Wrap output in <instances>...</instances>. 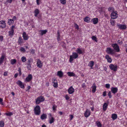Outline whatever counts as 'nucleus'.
<instances>
[{"label":"nucleus","instance_id":"nucleus-10","mask_svg":"<svg viewBox=\"0 0 127 127\" xmlns=\"http://www.w3.org/2000/svg\"><path fill=\"white\" fill-rule=\"evenodd\" d=\"M6 26V24L5 23V21L3 20H1L0 21V28H5Z\"/></svg>","mask_w":127,"mask_h":127},{"label":"nucleus","instance_id":"nucleus-40","mask_svg":"<svg viewBox=\"0 0 127 127\" xmlns=\"http://www.w3.org/2000/svg\"><path fill=\"white\" fill-rule=\"evenodd\" d=\"M21 59L22 61L23 62H25L26 61V58L24 57H22Z\"/></svg>","mask_w":127,"mask_h":127},{"label":"nucleus","instance_id":"nucleus-16","mask_svg":"<svg viewBox=\"0 0 127 127\" xmlns=\"http://www.w3.org/2000/svg\"><path fill=\"white\" fill-rule=\"evenodd\" d=\"M23 37L24 40H27L29 38V37L27 34L26 32H24L23 33Z\"/></svg>","mask_w":127,"mask_h":127},{"label":"nucleus","instance_id":"nucleus-3","mask_svg":"<svg viewBox=\"0 0 127 127\" xmlns=\"http://www.w3.org/2000/svg\"><path fill=\"white\" fill-rule=\"evenodd\" d=\"M111 46L113 47L116 52H119L120 49L119 47L117 44H111Z\"/></svg>","mask_w":127,"mask_h":127},{"label":"nucleus","instance_id":"nucleus-55","mask_svg":"<svg viewBox=\"0 0 127 127\" xmlns=\"http://www.w3.org/2000/svg\"><path fill=\"white\" fill-rule=\"evenodd\" d=\"M106 91H105L103 92V95L104 96H105L106 95Z\"/></svg>","mask_w":127,"mask_h":127},{"label":"nucleus","instance_id":"nucleus-39","mask_svg":"<svg viewBox=\"0 0 127 127\" xmlns=\"http://www.w3.org/2000/svg\"><path fill=\"white\" fill-rule=\"evenodd\" d=\"M41 102V100L39 99V97L37 98L36 101V104H38L40 102Z\"/></svg>","mask_w":127,"mask_h":127},{"label":"nucleus","instance_id":"nucleus-24","mask_svg":"<svg viewBox=\"0 0 127 127\" xmlns=\"http://www.w3.org/2000/svg\"><path fill=\"white\" fill-rule=\"evenodd\" d=\"M47 115L46 114H43L41 115L40 117V118L41 119L43 120L46 119L47 118Z\"/></svg>","mask_w":127,"mask_h":127},{"label":"nucleus","instance_id":"nucleus-27","mask_svg":"<svg viewBox=\"0 0 127 127\" xmlns=\"http://www.w3.org/2000/svg\"><path fill=\"white\" fill-rule=\"evenodd\" d=\"M107 106L108 104L107 103H105L104 104L103 106V108L104 111H105L106 110Z\"/></svg>","mask_w":127,"mask_h":127},{"label":"nucleus","instance_id":"nucleus-56","mask_svg":"<svg viewBox=\"0 0 127 127\" xmlns=\"http://www.w3.org/2000/svg\"><path fill=\"white\" fill-rule=\"evenodd\" d=\"M3 39V36H0V41H2Z\"/></svg>","mask_w":127,"mask_h":127},{"label":"nucleus","instance_id":"nucleus-57","mask_svg":"<svg viewBox=\"0 0 127 127\" xmlns=\"http://www.w3.org/2000/svg\"><path fill=\"white\" fill-rule=\"evenodd\" d=\"M69 116H70V120H71L73 118V116L72 115H69Z\"/></svg>","mask_w":127,"mask_h":127},{"label":"nucleus","instance_id":"nucleus-53","mask_svg":"<svg viewBox=\"0 0 127 127\" xmlns=\"http://www.w3.org/2000/svg\"><path fill=\"white\" fill-rule=\"evenodd\" d=\"M31 53L32 54H34L35 53V50L33 49L32 50H31Z\"/></svg>","mask_w":127,"mask_h":127},{"label":"nucleus","instance_id":"nucleus-23","mask_svg":"<svg viewBox=\"0 0 127 127\" xmlns=\"http://www.w3.org/2000/svg\"><path fill=\"white\" fill-rule=\"evenodd\" d=\"M63 73L61 71H59L57 73V75L59 76L60 77H62L63 75Z\"/></svg>","mask_w":127,"mask_h":127},{"label":"nucleus","instance_id":"nucleus-43","mask_svg":"<svg viewBox=\"0 0 127 127\" xmlns=\"http://www.w3.org/2000/svg\"><path fill=\"white\" fill-rule=\"evenodd\" d=\"M61 3L63 4H65L66 3V0H60Z\"/></svg>","mask_w":127,"mask_h":127},{"label":"nucleus","instance_id":"nucleus-58","mask_svg":"<svg viewBox=\"0 0 127 127\" xmlns=\"http://www.w3.org/2000/svg\"><path fill=\"white\" fill-rule=\"evenodd\" d=\"M117 42L118 43L120 44H122V41L120 40H118L117 41Z\"/></svg>","mask_w":127,"mask_h":127},{"label":"nucleus","instance_id":"nucleus-25","mask_svg":"<svg viewBox=\"0 0 127 127\" xmlns=\"http://www.w3.org/2000/svg\"><path fill=\"white\" fill-rule=\"evenodd\" d=\"M93 23L94 24H96L98 21V19L97 18H95L92 19Z\"/></svg>","mask_w":127,"mask_h":127},{"label":"nucleus","instance_id":"nucleus-17","mask_svg":"<svg viewBox=\"0 0 127 127\" xmlns=\"http://www.w3.org/2000/svg\"><path fill=\"white\" fill-rule=\"evenodd\" d=\"M111 91L112 93L114 94H115L118 91V88L117 87H112L111 89Z\"/></svg>","mask_w":127,"mask_h":127},{"label":"nucleus","instance_id":"nucleus-47","mask_svg":"<svg viewBox=\"0 0 127 127\" xmlns=\"http://www.w3.org/2000/svg\"><path fill=\"white\" fill-rule=\"evenodd\" d=\"M5 114L7 116H10L13 115V114L12 112H9L8 113H6Z\"/></svg>","mask_w":127,"mask_h":127},{"label":"nucleus","instance_id":"nucleus-29","mask_svg":"<svg viewBox=\"0 0 127 127\" xmlns=\"http://www.w3.org/2000/svg\"><path fill=\"white\" fill-rule=\"evenodd\" d=\"M67 74L68 75L70 76H75V74L73 72H67Z\"/></svg>","mask_w":127,"mask_h":127},{"label":"nucleus","instance_id":"nucleus-15","mask_svg":"<svg viewBox=\"0 0 127 127\" xmlns=\"http://www.w3.org/2000/svg\"><path fill=\"white\" fill-rule=\"evenodd\" d=\"M74 89L71 86L68 89V92L69 94H72L74 92Z\"/></svg>","mask_w":127,"mask_h":127},{"label":"nucleus","instance_id":"nucleus-7","mask_svg":"<svg viewBox=\"0 0 127 127\" xmlns=\"http://www.w3.org/2000/svg\"><path fill=\"white\" fill-rule=\"evenodd\" d=\"M48 115L49 116V123L50 124H52L54 122L55 119L52 116L51 114H49Z\"/></svg>","mask_w":127,"mask_h":127},{"label":"nucleus","instance_id":"nucleus-11","mask_svg":"<svg viewBox=\"0 0 127 127\" xmlns=\"http://www.w3.org/2000/svg\"><path fill=\"white\" fill-rule=\"evenodd\" d=\"M15 26H12L11 28V31L9 32V35H13L14 33L13 29L15 28Z\"/></svg>","mask_w":127,"mask_h":127},{"label":"nucleus","instance_id":"nucleus-63","mask_svg":"<svg viewBox=\"0 0 127 127\" xmlns=\"http://www.w3.org/2000/svg\"><path fill=\"white\" fill-rule=\"evenodd\" d=\"M18 74L17 73L15 74L14 75V77L15 78H16L17 76H18Z\"/></svg>","mask_w":127,"mask_h":127},{"label":"nucleus","instance_id":"nucleus-28","mask_svg":"<svg viewBox=\"0 0 127 127\" xmlns=\"http://www.w3.org/2000/svg\"><path fill=\"white\" fill-rule=\"evenodd\" d=\"M90 18L88 17H87L84 18V21L89 23L90 22Z\"/></svg>","mask_w":127,"mask_h":127},{"label":"nucleus","instance_id":"nucleus-32","mask_svg":"<svg viewBox=\"0 0 127 127\" xmlns=\"http://www.w3.org/2000/svg\"><path fill=\"white\" fill-rule=\"evenodd\" d=\"M16 62V60L15 59H12L10 61L11 64L12 65L15 64Z\"/></svg>","mask_w":127,"mask_h":127},{"label":"nucleus","instance_id":"nucleus-34","mask_svg":"<svg viewBox=\"0 0 127 127\" xmlns=\"http://www.w3.org/2000/svg\"><path fill=\"white\" fill-rule=\"evenodd\" d=\"M5 56L3 54H2L1 57L0 58V61L3 63L4 61V60Z\"/></svg>","mask_w":127,"mask_h":127},{"label":"nucleus","instance_id":"nucleus-2","mask_svg":"<svg viewBox=\"0 0 127 127\" xmlns=\"http://www.w3.org/2000/svg\"><path fill=\"white\" fill-rule=\"evenodd\" d=\"M78 55L76 52H73L72 55L70 56L69 62L71 63L73 60V59H76L78 57Z\"/></svg>","mask_w":127,"mask_h":127},{"label":"nucleus","instance_id":"nucleus-18","mask_svg":"<svg viewBox=\"0 0 127 127\" xmlns=\"http://www.w3.org/2000/svg\"><path fill=\"white\" fill-rule=\"evenodd\" d=\"M37 66L39 68H41L42 66V64L41 61L39 59H38L37 61Z\"/></svg>","mask_w":127,"mask_h":127},{"label":"nucleus","instance_id":"nucleus-41","mask_svg":"<svg viewBox=\"0 0 127 127\" xmlns=\"http://www.w3.org/2000/svg\"><path fill=\"white\" fill-rule=\"evenodd\" d=\"M92 38L93 40H95L96 42H97V38L95 36H93L92 37Z\"/></svg>","mask_w":127,"mask_h":127},{"label":"nucleus","instance_id":"nucleus-38","mask_svg":"<svg viewBox=\"0 0 127 127\" xmlns=\"http://www.w3.org/2000/svg\"><path fill=\"white\" fill-rule=\"evenodd\" d=\"M96 124L98 127H101L102 126V124L99 121H97Z\"/></svg>","mask_w":127,"mask_h":127},{"label":"nucleus","instance_id":"nucleus-30","mask_svg":"<svg viewBox=\"0 0 127 127\" xmlns=\"http://www.w3.org/2000/svg\"><path fill=\"white\" fill-rule=\"evenodd\" d=\"M117 118V115L115 114H113L112 115L111 118L114 120L116 119Z\"/></svg>","mask_w":127,"mask_h":127},{"label":"nucleus","instance_id":"nucleus-13","mask_svg":"<svg viewBox=\"0 0 127 127\" xmlns=\"http://www.w3.org/2000/svg\"><path fill=\"white\" fill-rule=\"evenodd\" d=\"M52 82L54 83L53 86L55 88H57L58 87V83L56 79H52Z\"/></svg>","mask_w":127,"mask_h":127},{"label":"nucleus","instance_id":"nucleus-19","mask_svg":"<svg viewBox=\"0 0 127 127\" xmlns=\"http://www.w3.org/2000/svg\"><path fill=\"white\" fill-rule=\"evenodd\" d=\"M105 58L107 60V62L109 63H111L112 60L111 58L108 55H106L105 56Z\"/></svg>","mask_w":127,"mask_h":127},{"label":"nucleus","instance_id":"nucleus-35","mask_svg":"<svg viewBox=\"0 0 127 127\" xmlns=\"http://www.w3.org/2000/svg\"><path fill=\"white\" fill-rule=\"evenodd\" d=\"M94 64V62L93 61H90L89 64V66H90L92 68V67L93 66Z\"/></svg>","mask_w":127,"mask_h":127},{"label":"nucleus","instance_id":"nucleus-8","mask_svg":"<svg viewBox=\"0 0 127 127\" xmlns=\"http://www.w3.org/2000/svg\"><path fill=\"white\" fill-rule=\"evenodd\" d=\"M19 87L21 88L24 89L25 88L24 85V84L20 80H19L16 83Z\"/></svg>","mask_w":127,"mask_h":127},{"label":"nucleus","instance_id":"nucleus-6","mask_svg":"<svg viewBox=\"0 0 127 127\" xmlns=\"http://www.w3.org/2000/svg\"><path fill=\"white\" fill-rule=\"evenodd\" d=\"M109 67L111 70H113L114 71H116L117 70V66L116 65L111 64L110 65Z\"/></svg>","mask_w":127,"mask_h":127},{"label":"nucleus","instance_id":"nucleus-44","mask_svg":"<svg viewBox=\"0 0 127 127\" xmlns=\"http://www.w3.org/2000/svg\"><path fill=\"white\" fill-rule=\"evenodd\" d=\"M19 72V74L20 76L22 74V73L21 71V69L20 67H19L18 68V70Z\"/></svg>","mask_w":127,"mask_h":127},{"label":"nucleus","instance_id":"nucleus-62","mask_svg":"<svg viewBox=\"0 0 127 127\" xmlns=\"http://www.w3.org/2000/svg\"><path fill=\"white\" fill-rule=\"evenodd\" d=\"M12 0H7V1L9 3H11L12 2Z\"/></svg>","mask_w":127,"mask_h":127},{"label":"nucleus","instance_id":"nucleus-22","mask_svg":"<svg viewBox=\"0 0 127 127\" xmlns=\"http://www.w3.org/2000/svg\"><path fill=\"white\" fill-rule=\"evenodd\" d=\"M93 86L91 87V88L92 89V92L93 93H94L95 92L96 89V86L95 83L93 84Z\"/></svg>","mask_w":127,"mask_h":127},{"label":"nucleus","instance_id":"nucleus-52","mask_svg":"<svg viewBox=\"0 0 127 127\" xmlns=\"http://www.w3.org/2000/svg\"><path fill=\"white\" fill-rule=\"evenodd\" d=\"M105 87L107 89L109 88L110 87V84H106L105 85Z\"/></svg>","mask_w":127,"mask_h":127},{"label":"nucleus","instance_id":"nucleus-59","mask_svg":"<svg viewBox=\"0 0 127 127\" xmlns=\"http://www.w3.org/2000/svg\"><path fill=\"white\" fill-rule=\"evenodd\" d=\"M14 20H16V17L15 16H14L12 18V19Z\"/></svg>","mask_w":127,"mask_h":127},{"label":"nucleus","instance_id":"nucleus-64","mask_svg":"<svg viewBox=\"0 0 127 127\" xmlns=\"http://www.w3.org/2000/svg\"><path fill=\"white\" fill-rule=\"evenodd\" d=\"M40 0H36L37 4L38 5L39 4V1Z\"/></svg>","mask_w":127,"mask_h":127},{"label":"nucleus","instance_id":"nucleus-31","mask_svg":"<svg viewBox=\"0 0 127 127\" xmlns=\"http://www.w3.org/2000/svg\"><path fill=\"white\" fill-rule=\"evenodd\" d=\"M40 34L41 35H42L44 34H45L47 32V30H40Z\"/></svg>","mask_w":127,"mask_h":127},{"label":"nucleus","instance_id":"nucleus-37","mask_svg":"<svg viewBox=\"0 0 127 127\" xmlns=\"http://www.w3.org/2000/svg\"><path fill=\"white\" fill-rule=\"evenodd\" d=\"M110 23L112 26H114L115 24V20L111 19Z\"/></svg>","mask_w":127,"mask_h":127},{"label":"nucleus","instance_id":"nucleus-51","mask_svg":"<svg viewBox=\"0 0 127 127\" xmlns=\"http://www.w3.org/2000/svg\"><path fill=\"white\" fill-rule=\"evenodd\" d=\"M20 50L21 51L23 52H25L26 51L25 49L23 47H21Z\"/></svg>","mask_w":127,"mask_h":127},{"label":"nucleus","instance_id":"nucleus-20","mask_svg":"<svg viewBox=\"0 0 127 127\" xmlns=\"http://www.w3.org/2000/svg\"><path fill=\"white\" fill-rule=\"evenodd\" d=\"M90 114V111L88 110H86V111L84 113V116L85 117H88Z\"/></svg>","mask_w":127,"mask_h":127},{"label":"nucleus","instance_id":"nucleus-9","mask_svg":"<svg viewBox=\"0 0 127 127\" xmlns=\"http://www.w3.org/2000/svg\"><path fill=\"white\" fill-rule=\"evenodd\" d=\"M118 16V14L115 12H112L111 15V18L113 19L116 18Z\"/></svg>","mask_w":127,"mask_h":127},{"label":"nucleus","instance_id":"nucleus-60","mask_svg":"<svg viewBox=\"0 0 127 127\" xmlns=\"http://www.w3.org/2000/svg\"><path fill=\"white\" fill-rule=\"evenodd\" d=\"M65 98L66 100H68L69 99V97L68 95H66L65 96Z\"/></svg>","mask_w":127,"mask_h":127},{"label":"nucleus","instance_id":"nucleus-12","mask_svg":"<svg viewBox=\"0 0 127 127\" xmlns=\"http://www.w3.org/2000/svg\"><path fill=\"white\" fill-rule=\"evenodd\" d=\"M31 59H29L28 60V62L27 63V68L29 70H30L32 67L31 64Z\"/></svg>","mask_w":127,"mask_h":127},{"label":"nucleus","instance_id":"nucleus-14","mask_svg":"<svg viewBox=\"0 0 127 127\" xmlns=\"http://www.w3.org/2000/svg\"><path fill=\"white\" fill-rule=\"evenodd\" d=\"M32 76L31 74H30L28 75L27 77L26 78L25 81L27 82H29L32 79Z\"/></svg>","mask_w":127,"mask_h":127},{"label":"nucleus","instance_id":"nucleus-48","mask_svg":"<svg viewBox=\"0 0 127 127\" xmlns=\"http://www.w3.org/2000/svg\"><path fill=\"white\" fill-rule=\"evenodd\" d=\"M39 99H40L41 101H43L44 100V98L42 96H40L39 97Z\"/></svg>","mask_w":127,"mask_h":127},{"label":"nucleus","instance_id":"nucleus-50","mask_svg":"<svg viewBox=\"0 0 127 127\" xmlns=\"http://www.w3.org/2000/svg\"><path fill=\"white\" fill-rule=\"evenodd\" d=\"M108 95L109 96L110 98H111L112 97L111 91H109L108 94Z\"/></svg>","mask_w":127,"mask_h":127},{"label":"nucleus","instance_id":"nucleus-36","mask_svg":"<svg viewBox=\"0 0 127 127\" xmlns=\"http://www.w3.org/2000/svg\"><path fill=\"white\" fill-rule=\"evenodd\" d=\"M76 51L77 52L78 54H82L83 52L81 50H80L79 48H77V50H76Z\"/></svg>","mask_w":127,"mask_h":127},{"label":"nucleus","instance_id":"nucleus-5","mask_svg":"<svg viewBox=\"0 0 127 127\" xmlns=\"http://www.w3.org/2000/svg\"><path fill=\"white\" fill-rule=\"evenodd\" d=\"M117 25L118 27L120 30H124L127 28V26L125 25L120 24H117Z\"/></svg>","mask_w":127,"mask_h":127},{"label":"nucleus","instance_id":"nucleus-1","mask_svg":"<svg viewBox=\"0 0 127 127\" xmlns=\"http://www.w3.org/2000/svg\"><path fill=\"white\" fill-rule=\"evenodd\" d=\"M40 108L39 105H37L34 109V114L36 115H39L40 113Z\"/></svg>","mask_w":127,"mask_h":127},{"label":"nucleus","instance_id":"nucleus-49","mask_svg":"<svg viewBox=\"0 0 127 127\" xmlns=\"http://www.w3.org/2000/svg\"><path fill=\"white\" fill-rule=\"evenodd\" d=\"M114 9V8L112 7H110L108 9V10L109 11H111L112 10H113Z\"/></svg>","mask_w":127,"mask_h":127},{"label":"nucleus","instance_id":"nucleus-4","mask_svg":"<svg viewBox=\"0 0 127 127\" xmlns=\"http://www.w3.org/2000/svg\"><path fill=\"white\" fill-rule=\"evenodd\" d=\"M106 51L108 54L112 55L114 54V50L109 47L107 48Z\"/></svg>","mask_w":127,"mask_h":127},{"label":"nucleus","instance_id":"nucleus-61","mask_svg":"<svg viewBox=\"0 0 127 127\" xmlns=\"http://www.w3.org/2000/svg\"><path fill=\"white\" fill-rule=\"evenodd\" d=\"M7 75V72H5L4 73V76H6Z\"/></svg>","mask_w":127,"mask_h":127},{"label":"nucleus","instance_id":"nucleus-21","mask_svg":"<svg viewBox=\"0 0 127 127\" xmlns=\"http://www.w3.org/2000/svg\"><path fill=\"white\" fill-rule=\"evenodd\" d=\"M18 43L19 44L21 45L23 42V40L21 37L20 36L19 37L18 40Z\"/></svg>","mask_w":127,"mask_h":127},{"label":"nucleus","instance_id":"nucleus-26","mask_svg":"<svg viewBox=\"0 0 127 127\" xmlns=\"http://www.w3.org/2000/svg\"><path fill=\"white\" fill-rule=\"evenodd\" d=\"M34 13H35L34 16L35 17H37V15L39 13V10L37 9H36L34 10Z\"/></svg>","mask_w":127,"mask_h":127},{"label":"nucleus","instance_id":"nucleus-42","mask_svg":"<svg viewBox=\"0 0 127 127\" xmlns=\"http://www.w3.org/2000/svg\"><path fill=\"white\" fill-rule=\"evenodd\" d=\"M4 123L3 121H0V126L1 127H3Z\"/></svg>","mask_w":127,"mask_h":127},{"label":"nucleus","instance_id":"nucleus-33","mask_svg":"<svg viewBox=\"0 0 127 127\" xmlns=\"http://www.w3.org/2000/svg\"><path fill=\"white\" fill-rule=\"evenodd\" d=\"M14 21L13 20L11 19H9L8 20V23L9 25H10L12 23H13Z\"/></svg>","mask_w":127,"mask_h":127},{"label":"nucleus","instance_id":"nucleus-45","mask_svg":"<svg viewBox=\"0 0 127 127\" xmlns=\"http://www.w3.org/2000/svg\"><path fill=\"white\" fill-rule=\"evenodd\" d=\"M57 39L58 41H59L60 39V34L59 33V31H58L57 32Z\"/></svg>","mask_w":127,"mask_h":127},{"label":"nucleus","instance_id":"nucleus-46","mask_svg":"<svg viewBox=\"0 0 127 127\" xmlns=\"http://www.w3.org/2000/svg\"><path fill=\"white\" fill-rule=\"evenodd\" d=\"M74 26L76 29L77 30L79 29V27L78 26L76 23H74Z\"/></svg>","mask_w":127,"mask_h":127},{"label":"nucleus","instance_id":"nucleus-54","mask_svg":"<svg viewBox=\"0 0 127 127\" xmlns=\"http://www.w3.org/2000/svg\"><path fill=\"white\" fill-rule=\"evenodd\" d=\"M86 86L85 83H83L82 85V87L83 88H85L86 87Z\"/></svg>","mask_w":127,"mask_h":127}]
</instances>
